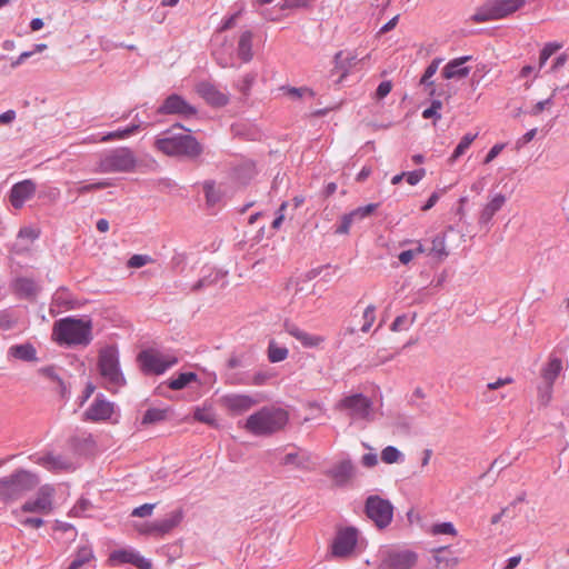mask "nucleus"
Returning <instances> with one entry per match:
<instances>
[{"label":"nucleus","mask_w":569,"mask_h":569,"mask_svg":"<svg viewBox=\"0 0 569 569\" xmlns=\"http://www.w3.org/2000/svg\"><path fill=\"white\" fill-rule=\"evenodd\" d=\"M174 128H184L181 124H176L171 130L162 132L154 141V148L169 157H178L188 160L198 159L202 152V144L189 133H176ZM190 132V129H186Z\"/></svg>","instance_id":"1"},{"label":"nucleus","mask_w":569,"mask_h":569,"mask_svg":"<svg viewBox=\"0 0 569 569\" xmlns=\"http://www.w3.org/2000/svg\"><path fill=\"white\" fill-rule=\"evenodd\" d=\"M288 420L284 409L263 407L247 418L244 429L254 436H270L283 429Z\"/></svg>","instance_id":"2"},{"label":"nucleus","mask_w":569,"mask_h":569,"mask_svg":"<svg viewBox=\"0 0 569 569\" xmlns=\"http://www.w3.org/2000/svg\"><path fill=\"white\" fill-rule=\"evenodd\" d=\"M91 329V321L71 317L58 320L53 327L59 341L82 346L89 345L92 340Z\"/></svg>","instance_id":"3"},{"label":"nucleus","mask_w":569,"mask_h":569,"mask_svg":"<svg viewBox=\"0 0 569 569\" xmlns=\"http://www.w3.org/2000/svg\"><path fill=\"white\" fill-rule=\"evenodd\" d=\"M38 478L23 469H19L8 477L0 478V500L3 502L16 501L26 492L34 489Z\"/></svg>","instance_id":"4"},{"label":"nucleus","mask_w":569,"mask_h":569,"mask_svg":"<svg viewBox=\"0 0 569 569\" xmlns=\"http://www.w3.org/2000/svg\"><path fill=\"white\" fill-rule=\"evenodd\" d=\"M98 369L109 390L117 389L126 383L120 370L119 352L114 346H107L100 350Z\"/></svg>","instance_id":"5"},{"label":"nucleus","mask_w":569,"mask_h":569,"mask_svg":"<svg viewBox=\"0 0 569 569\" xmlns=\"http://www.w3.org/2000/svg\"><path fill=\"white\" fill-rule=\"evenodd\" d=\"M137 159L131 149L121 147L103 154L98 163L97 172H130L134 169Z\"/></svg>","instance_id":"6"},{"label":"nucleus","mask_w":569,"mask_h":569,"mask_svg":"<svg viewBox=\"0 0 569 569\" xmlns=\"http://www.w3.org/2000/svg\"><path fill=\"white\" fill-rule=\"evenodd\" d=\"M526 0H491L486 2L482 7L470 17V20L476 23L502 19L523 6Z\"/></svg>","instance_id":"7"},{"label":"nucleus","mask_w":569,"mask_h":569,"mask_svg":"<svg viewBox=\"0 0 569 569\" xmlns=\"http://www.w3.org/2000/svg\"><path fill=\"white\" fill-rule=\"evenodd\" d=\"M562 360L558 357L550 356L546 365L540 370L542 383L538 386V399L543 406H547L553 392V385L559 376L563 372Z\"/></svg>","instance_id":"8"},{"label":"nucleus","mask_w":569,"mask_h":569,"mask_svg":"<svg viewBox=\"0 0 569 569\" xmlns=\"http://www.w3.org/2000/svg\"><path fill=\"white\" fill-rule=\"evenodd\" d=\"M365 512L377 528L385 529L392 521L393 506L388 499L372 495L366 499Z\"/></svg>","instance_id":"9"},{"label":"nucleus","mask_w":569,"mask_h":569,"mask_svg":"<svg viewBox=\"0 0 569 569\" xmlns=\"http://www.w3.org/2000/svg\"><path fill=\"white\" fill-rule=\"evenodd\" d=\"M418 556L408 549L388 548L379 553L378 569H411L417 563Z\"/></svg>","instance_id":"10"},{"label":"nucleus","mask_w":569,"mask_h":569,"mask_svg":"<svg viewBox=\"0 0 569 569\" xmlns=\"http://www.w3.org/2000/svg\"><path fill=\"white\" fill-rule=\"evenodd\" d=\"M141 370L146 375H161L178 362L173 356H164L156 350H143L138 355Z\"/></svg>","instance_id":"11"},{"label":"nucleus","mask_w":569,"mask_h":569,"mask_svg":"<svg viewBox=\"0 0 569 569\" xmlns=\"http://www.w3.org/2000/svg\"><path fill=\"white\" fill-rule=\"evenodd\" d=\"M337 409L347 411L352 419L368 420L371 416L372 401L362 393L347 396L337 403Z\"/></svg>","instance_id":"12"},{"label":"nucleus","mask_w":569,"mask_h":569,"mask_svg":"<svg viewBox=\"0 0 569 569\" xmlns=\"http://www.w3.org/2000/svg\"><path fill=\"white\" fill-rule=\"evenodd\" d=\"M160 114H174L184 119L197 116L198 110L190 104L183 97L172 93L168 96L162 104L158 108Z\"/></svg>","instance_id":"13"},{"label":"nucleus","mask_w":569,"mask_h":569,"mask_svg":"<svg viewBox=\"0 0 569 569\" xmlns=\"http://www.w3.org/2000/svg\"><path fill=\"white\" fill-rule=\"evenodd\" d=\"M358 540V531L353 527L340 530L332 543V555L337 557H346L350 555Z\"/></svg>","instance_id":"14"},{"label":"nucleus","mask_w":569,"mask_h":569,"mask_svg":"<svg viewBox=\"0 0 569 569\" xmlns=\"http://www.w3.org/2000/svg\"><path fill=\"white\" fill-rule=\"evenodd\" d=\"M37 190V184L31 179H26L20 182L14 183L11 187L10 193H9V200L11 206L14 209H20L23 207L26 201L31 199Z\"/></svg>","instance_id":"15"},{"label":"nucleus","mask_w":569,"mask_h":569,"mask_svg":"<svg viewBox=\"0 0 569 569\" xmlns=\"http://www.w3.org/2000/svg\"><path fill=\"white\" fill-rule=\"evenodd\" d=\"M196 92L210 106L220 108L229 102L227 93L220 91L213 83L201 81L196 86Z\"/></svg>","instance_id":"16"},{"label":"nucleus","mask_w":569,"mask_h":569,"mask_svg":"<svg viewBox=\"0 0 569 569\" xmlns=\"http://www.w3.org/2000/svg\"><path fill=\"white\" fill-rule=\"evenodd\" d=\"M222 406L232 415H242L258 403V400L249 395L229 393L220 399Z\"/></svg>","instance_id":"17"},{"label":"nucleus","mask_w":569,"mask_h":569,"mask_svg":"<svg viewBox=\"0 0 569 569\" xmlns=\"http://www.w3.org/2000/svg\"><path fill=\"white\" fill-rule=\"evenodd\" d=\"M52 490L43 487L41 488L37 497L32 500L26 501L21 506V510L23 512H41V513H49L52 510Z\"/></svg>","instance_id":"18"},{"label":"nucleus","mask_w":569,"mask_h":569,"mask_svg":"<svg viewBox=\"0 0 569 569\" xmlns=\"http://www.w3.org/2000/svg\"><path fill=\"white\" fill-rule=\"evenodd\" d=\"M325 473L335 481L336 486L343 487L352 479L355 475V466L349 459L342 460Z\"/></svg>","instance_id":"19"},{"label":"nucleus","mask_w":569,"mask_h":569,"mask_svg":"<svg viewBox=\"0 0 569 569\" xmlns=\"http://www.w3.org/2000/svg\"><path fill=\"white\" fill-rule=\"evenodd\" d=\"M471 56H463L450 60L442 69L441 76L445 79H463L470 73V67L463 66L467 61L471 60Z\"/></svg>","instance_id":"20"},{"label":"nucleus","mask_w":569,"mask_h":569,"mask_svg":"<svg viewBox=\"0 0 569 569\" xmlns=\"http://www.w3.org/2000/svg\"><path fill=\"white\" fill-rule=\"evenodd\" d=\"M112 412L113 403L97 397L84 412V417L90 421H102L109 419Z\"/></svg>","instance_id":"21"},{"label":"nucleus","mask_w":569,"mask_h":569,"mask_svg":"<svg viewBox=\"0 0 569 569\" xmlns=\"http://www.w3.org/2000/svg\"><path fill=\"white\" fill-rule=\"evenodd\" d=\"M13 291L21 299L34 300L40 287L33 279L21 277L14 280Z\"/></svg>","instance_id":"22"},{"label":"nucleus","mask_w":569,"mask_h":569,"mask_svg":"<svg viewBox=\"0 0 569 569\" xmlns=\"http://www.w3.org/2000/svg\"><path fill=\"white\" fill-rule=\"evenodd\" d=\"M283 328L290 336L299 340L303 347H317L320 342L323 341L321 337L309 335L308 332L299 329L297 325L288 320L284 321Z\"/></svg>","instance_id":"23"},{"label":"nucleus","mask_w":569,"mask_h":569,"mask_svg":"<svg viewBox=\"0 0 569 569\" xmlns=\"http://www.w3.org/2000/svg\"><path fill=\"white\" fill-rule=\"evenodd\" d=\"M182 519V509H177L168 513L163 519L153 521V528L158 530V536H163L166 533H169L177 526H179Z\"/></svg>","instance_id":"24"},{"label":"nucleus","mask_w":569,"mask_h":569,"mask_svg":"<svg viewBox=\"0 0 569 569\" xmlns=\"http://www.w3.org/2000/svg\"><path fill=\"white\" fill-rule=\"evenodd\" d=\"M309 462V453L300 448H295L293 451L286 453L283 458L280 460V465L282 466H293L301 470H308Z\"/></svg>","instance_id":"25"},{"label":"nucleus","mask_w":569,"mask_h":569,"mask_svg":"<svg viewBox=\"0 0 569 569\" xmlns=\"http://www.w3.org/2000/svg\"><path fill=\"white\" fill-rule=\"evenodd\" d=\"M506 201L507 198L502 193L495 194L490 199V201L483 207L479 216V223L488 224L493 218V216L505 206Z\"/></svg>","instance_id":"26"},{"label":"nucleus","mask_w":569,"mask_h":569,"mask_svg":"<svg viewBox=\"0 0 569 569\" xmlns=\"http://www.w3.org/2000/svg\"><path fill=\"white\" fill-rule=\"evenodd\" d=\"M8 357L26 362H32L38 360L37 350L33 347V345L29 342L11 346L8 350Z\"/></svg>","instance_id":"27"},{"label":"nucleus","mask_w":569,"mask_h":569,"mask_svg":"<svg viewBox=\"0 0 569 569\" xmlns=\"http://www.w3.org/2000/svg\"><path fill=\"white\" fill-rule=\"evenodd\" d=\"M252 38L253 33L250 30H246L240 34L238 41L237 53L242 62H250L253 58L252 52Z\"/></svg>","instance_id":"28"},{"label":"nucleus","mask_w":569,"mask_h":569,"mask_svg":"<svg viewBox=\"0 0 569 569\" xmlns=\"http://www.w3.org/2000/svg\"><path fill=\"white\" fill-rule=\"evenodd\" d=\"M92 560H94L92 548L90 546H81L74 552L73 560L67 569H80Z\"/></svg>","instance_id":"29"},{"label":"nucleus","mask_w":569,"mask_h":569,"mask_svg":"<svg viewBox=\"0 0 569 569\" xmlns=\"http://www.w3.org/2000/svg\"><path fill=\"white\" fill-rule=\"evenodd\" d=\"M111 186H112L111 180L106 179V180H100V181H97V182H93V183L82 184V186L74 187V188L70 187L67 190V193L69 196L79 197V196L84 194L87 192L102 190V189H106V188L111 187Z\"/></svg>","instance_id":"30"},{"label":"nucleus","mask_w":569,"mask_h":569,"mask_svg":"<svg viewBox=\"0 0 569 569\" xmlns=\"http://www.w3.org/2000/svg\"><path fill=\"white\" fill-rule=\"evenodd\" d=\"M289 350L279 346L274 340H270L268 346V359L270 362H281L287 359Z\"/></svg>","instance_id":"31"},{"label":"nucleus","mask_w":569,"mask_h":569,"mask_svg":"<svg viewBox=\"0 0 569 569\" xmlns=\"http://www.w3.org/2000/svg\"><path fill=\"white\" fill-rule=\"evenodd\" d=\"M140 127H141V123H133L122 130L109 132L102 137L101 141L107 142V141H111V140L126 139L129 136L136 133L140 129Z\"/></svg>","instance_id":"32"},{"label":"nucleus","mask_w":569,"mask_h":569,"mask_svg":"<svg viewBox=\"0 0 569 569\" xmlns=\"http://www.w3.org/2000/svg\"><path fill=\"white\" fill-rule=\"evenodd\" d=\"M207 206L213 207L221 200V192L216 188L214 181H206L203 183Z\"/></svg>","instance_id":"33"},{"label":"nucleus","mask_w":569,"mask_h":569,"mask_svg":"<svg viewBox=\"0 0 569 569\" xmlns=\"http://www.w3.org/2000/svg\"><path fill=\"white\" fill-rule=\"evenodd\" d=\"M41 463L50 470H60L69 468L70 463L61 456L46 455L41 458Z\"/></svg>","instance_id":"34"},{"label":"nucleus","mask_w":569,"mask_h":569,"mask_svg":"<svg viewBox=\"0 0 569 569\" xmlns=\"http://www.w3.org/2000/svg\"><path fill=\"white\" fill-rule=\"evenodd\" d=\"M430 254H433L440 259L448 257L449 252L446 248V237L445 234H437L431 241V248L429 251Z\"/></svg>","instance_id":"35"},{"label":"nucleus","mask_w":569,"mask_h":569,"mask_svg":"<svg viewBox=\"0 0 569 569\" xmlns=\"http://www.w3.org/2000/svg\"><path fill=\"white\" fill-rule=\"evenodd\" d=\"M197 378L198 377L194 372H182L177 378L171 379L168 386L172 390H181L186 388L191 381H196Z\"/></svg>","instance_id":"36"},{"label":"nucleus","mask_w":569,"mask_h":569,"mask_svg":"<svg viewBox=\"0 0 569 569\" xmlns=\"http://www.w3.org/2000/svg\"><path fill=\"white\" fill-rule=\"evenodd\" d=\"M477 138V133H467L465 134L456 149L453 150L451 157L449 158V161L452 163L455 162L459 157H461L466 150L470 147V144L473 142V140Z\"/></svg>","instance_id":"37"},{"label":"nucleus","mask_w":569,"mask_h":569,"mask_svg":"<svg viewBox=\"0 0 569 569\" xmlns=\"http://www.w3.org/2000/svg\"><path fill=\"white\" fill-rule=\"evenodd\" d=\"M167 418V410L159 408L148 409L142 417V425H152L163 421Z\"/></svg>","instance_id":"38"},{"label":"nucleus","mask_w":569,"mask_h":569,"mask_svg":"<svg viewBox=\"0 0 569 569\" xmlns=\"http://www.w3.org/2000/svg\"><path fill=\"white\" fill-rule=\"evenodd\" d=\"M19 318L16 313L10 309H4L0 311V329L1 330H11L18 323Z\"/></svg>","instance_id":"39"},{"label":"nucleus","mask_w":569,"mask_h":569,"mask_svg":"<svg viewBox=\"0 0 569 569\" xmlns=\"http://www.w3.org/2000/svg\"><path fill=\"white\" fill-rule=\"evenodd\" d=\"M193 418L202 423L216 427L217 426V419L216 415L211 409L207 408H197L193 413Z\"/></svg>","instance_id":"40"},{"label":"nucleus","mask_w":569,"mask_h":569,"mask_svg":"<svg viewBox=\"0 0 569 569\" xmlns=\"http://www.w3.org/2000/svg\"><path fill=\"white\" fill-rule=\"evenodd\" d=\"M442 62L441 58L433 59L430 64L426 68L421 79L420 84L426 87H432L433 81L430 79L435 76V73L438 71L439 64Z\"/></svg>","instance_id":"41"},{"label":"nucleus","mask_w":569,"mask_h":569,"mask_svg":"<svg viewBox=\"0 0 569 569\" xmlns=\"http://www.w3.org/2000/svg\"><path fill=\"white\" fill-rule=\"evenodd\" d=\"M136 553H137V551H134V550H127V549L116 550V551H113L110 555L109 560L110 561H118V562H121V563H130V565H132L133 560H134V557H136Z\"/></svg>","instance_id":"42"},{"label":"nucleus","mask_w":569,"mask_h":569,"mask_svg":"<svg viewBox=\"0 0 569 569\" xmlns=\"http://www.w3.org/2000/svg\"><path fill=\"white\" fill-rule=\"evenodd\" d=\"M561 48L560 43L557 42H548L545 44L539 56V70L543 68L547 63L548 59L559 49Z\"/></svg>","instance_id":"43"},{"label":"nucleus","mask_w":569,"mask_h":569,"mask_svg":"<svg viewBox=\"0 0 569 569\" xmlns=\"http://www.w3.org/2000/svg\"><path fill=\"white\" fill-rule=\"evenodd\" d=\"M222 278V274L220 272H216L214 274L206 276L201 279H199L191 288L193 292H198L202 290L203 288L210 287L219 281V279Z\"/></svg>","instance_id":"44"},{"label":"nucleus","mask_w":569,"mask_h":569,"mask_svg":"<svg viewBox=\"0 0 569 569\" xmlns=\"http://www.w3.org/2000/svg\"><path fill=\"white\" fill-rule=\"evenodd\" d=\"M402 458V453L393 446H388L381 451V460L391 465L398 462Z\"/></svg>","instance_id":"45"},{"label":"nucleus","mask_w":569,"mask_h":569,"mask_svg":"<svg viewBox=\"0 0 569 569\" xmlns=\"http://www.w3.org/2000/svg\"><path fill=\"white\" fill-rule=\"evenodd\" d=\"M256 73H247L242 77V79L238 82L237 87L243 97H249L251 88L256 81Z\"/></svg>","instance_id":"46"},{"label":"nucleus","mask_w":569,"mask_h":569,"mask_svg":"<svg viewBox=\"0 0 569 569\" xmlns=\"http://www.w3.org/2000/svg\"><path fill=\"white\" fill-rule=\"evenodd\" d=\"M378 208V204L377 203H369L367 206H363V207H359L355 210H352L351 212H349L348 214L355 220V221H358V220H362L365 219L366 217L370 216L376 209Z\"/></svg>","instance_id":"47"},{"label":"nucleus","mask_w":569,"mask_h":569,"mask_svg":"<svg viewBox=\"0 0 569 569\" xmlns=\"http://www.w3.org/2000/svg\"><path fill=\"white\" fill-rule=\"evenodd\" d=\"M431 532L433 535H450V536L457 535V530L451 522L436 523L432 526Z\"/></svg>","instance_id":"48"},{"label":"nucleus","mask_w":569,"mask_h":569,"mask_svg":"<svg viewBox=\"0 0 569 569\" xmlns=\"http://www.w3.org/2000/svg\"><path fill=\"white\" fill-rule=\"evenodd\" d=\"M375 319H376V308H375V306L370 305L365 309V312H363L365 322L361 327V331L368 332L370 330L372 323L375 322Z\"/></svg>","instance_id":"49"},{"label":"nucleus","mask_w":569,"mask_h":569,"mask_svg":"<svg viewBox=\"0 0 569 569\" xmlns=\"http://www.w3.org/2000/svg\"><path fill=\"white\" fill-rule=\"evenodd\" d=\"M511 463H512V462L508 459V456H507V455H505V453H502V455H500L498 458H496V459L491 462V465H490V467H489L488 471H487V472H485V473H482V475L480 476V479L485 478V477H486V476H487L491 470H493L495 468H499L500 470H502V469H505V468L509 467Z\"/></svg>","instance_id":"50"},{"label":"nucleus","mask_w":569,"mask_h":569,"mask_svg":"<svg viewBox=\"0 0 569 569\" xmlns=\"http://www.w3.org/2000/svg\"><path fill=\"white\" fill-rule=\"evenodd\" d=\"M447 550H448V547H440L435 550V552H436L435 559H436L437 563L438 565L445 563L446 567L456 566L458 563V558H456V557L448 558V557L441 556V553H443Z\"/></svg>","instance_id":"51"},{"label":"nucleus","mask_w":569,"mask_h":569,"mask_svg":"<svg viewBox=\"0 0 569 569\" xmlns=\"http://www.w3.org/2000/svg\"><path fill=\"white\" fill-rule=\"evenodd\" d=\"M152 258L150 256H147V254H133L129 260H128V267L129 268H141L150 262H152Z\"/></svg>","instance_id":"52"},{"label":"nucleus","mask_w":569,"mask_h":569,"mask_svg":"<svg viewBox=\"0 0 569 569\" xmlns=\"http://www.w3.org/2000/svg\"><path fill=\"white\" fill-rule=\"evenodd\" d=\"M425 176L426 170L423 168H420L410 172H406L405 178L410 186H416L422 180Z\"/></svg>","instance_id":"53"},{"label":"nucleus","mask_w":569,"mask_h":569,"mask_svg":"<svg viewBox=\"0 0 569 569\" xmlns=\"http://www.w3.org/2000/svg\"><path fill=\"white\" fill-rule=\"evenodd\" d=\"M154 507H156L154 503H144L140 507L134 508L131 512V516L139 517V518L149 517L152 515Z\"/></svg>","instance_id":"54"},{"label":"nucleus","mask_w":569,"mask_h":569,"mask_svg":"<svg viewBox=\"0 0 569 569\" xmlns=\"http://www.w3.org/2000/svg\"><path fill=\"white\" fill-rule=\"evenodd\" d=\"M355 220L347 213L343 214L340 221V224L336 229V233L338 234H347L350 230L351 224Z\"/></svg>","instance_id":"55"},{"label":"nucleus","mask_w":569,"mask_h":569,"mask_svg":"<svg viewBox=\"0 0 569 569\" xmlns=\"http://www.w3.org/2000/svg\"><path fill=\"white\" fill-rule=\"evenodd\" d=\"M357 59L356 56H350V53L345 54L343 51H339L335 56L336 63L340 67H345L346 64L351 67L353 61Z\"/></svg>","instance_id":"56"},{"label":"nucleus","mask_w":569,"mask_h":569,"mask_svg":"<svg viewBox=\"0 0 569 569\" xmlns=\"http://www.w3.org/2000/svg\"><path fill=\"white\" fill-rule=\"evenodd\" d=\"M391 89H392L391 81H389V80L382 81L376 90V98L379 100L383 99L385 97H387L390 93Z\"/></svg>","instance_id":"57"},{"label":"nucleus","mask_w":569,"mask_h":569,"mask_svg":"<svg viewBox=\"0 0 569 569\" xmlns=\"http://www.w3.org/2000/svg\"><path fill=\"white\" fill-rule=\"evenodd\" d=\"M271 377L272 375L267 371H259L253 375L249 383L253 386H263Z\"/></svg>","instance_id":"58"},{"label":"nucleus","mask_w":569,"mask_h":569,"mask_svg":"<svg viewBox=\"0 0 569 569\" xmlns=\"http://www.w3.org/2000/svg\"><path fill=\"white\" fill-rule=\"evenodd\" d=\"M552 97H549L542 101L537 102L532 109L529 111L531 116H538L547 107L552 104Z\"/></svg>","instance_id":"59"},{"label":"nucleus","mask_w":569,"mask_h":569,"mask_svg":"<svg viewBox=\"0 0 569 569\" xmlns=\"http://www.w3.org/2000/svg\"><path fill=\"white\" fill-rule=\"evenodd\" d=\"M282 90H284L289 96L296 99L301 98L305 92H308L310 96H313L312 90L308 88L282 87Z\"/></svg>","instance_id":"60"},{"label":"nucleus","mask_w":569,"mask_h":569,"mask_svg":"<svg viewBox=\"0 0 569 569\" xmlns=\"http://www.w3.org/2000/svg\"><path fill=\"white\" fill-rule=\"evenodd\" d=\"M408 319L406 315L398 316L393 322L391 323L390 329L392 331H400V330H407L409 328L408 326Z\"/></svg>","instance_id":"61"},{"label":"nucleus","mask_w":569,"mask_h":569,"mask_svg":"<svg viewBox=\"0 0 569 569\" xmlns=\"http://www.w3.org/2000/svg\"><path fill=\"white\" fill-rule=\"evenodd\" d=\"M132 565L139 569H151L152 568L151 561L146 559L144 557H142L138 551L136 553Z\"/></svg>","instance_id":"62"},{"label":"nucleus","mask_w":569,"mask_h":569,"mask_svg":"<svg viewBox=\"0 0 569 569\" xmlns=\"http://www.w3.org/2000/svg\"><path fill=\"white\" fill-rule=\"evenodd\" d=\"M39 373L54 382H59V380H61L53 367L41 368L39 369Z\"/></svg>","instance_id":"63"},{"label":"nucleus","mask_w":569,"mask_h":569,"mask_svg":"<svg viewBox=\"0 0 569 569\" xmlns=\"http://www.w3.org/2000/svg\"><path fill=\"white\" fill-rule=\"evenodd\" d=\"M503 144H495L490 150L489 152L487 153L483 162L486 164L490 163L500 152L501 150L503 149Z\"/></svg>","instance_id":"64"}]
</instances>
